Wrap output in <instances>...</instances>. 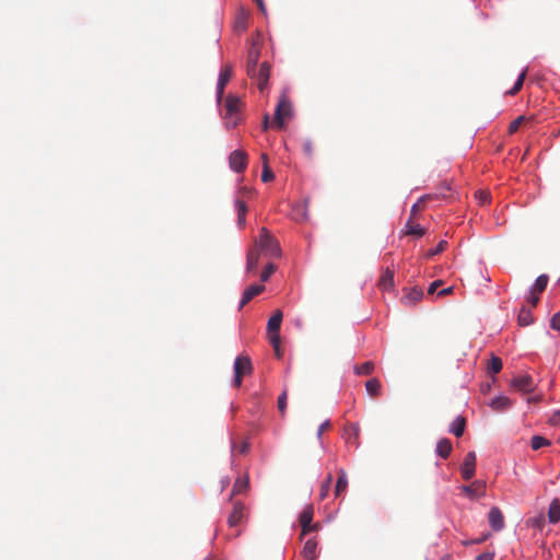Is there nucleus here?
<instances>
[{
  "label": "nucleus",
  "mask_w": 560,
  "mask_h": 560,
  "mask_svg": "<svg viewBox=\"0 0 560 560\" xmlns=\"http://www.w3.org/2000/svg\"><path fill=\"white\" fill-rule=\"evenodd\" d=\"M493 558H494V552L487 551V552H482V553L478 555L476 557V560H493Z\"/></svg>",
  "instance_id": "obj_52"
},
{
  "label": "nucleus",
  "mask_w": 560,
  "mask_h": 560,
  "mask_svg": "<svg viewBox=\"0 0 560 560\" xmlns=\"http://www.w3.org/2000/svg\"><path fill=\"white\" fill-rule=\"evenodd\" d=\"M466 428V419L462 416H458L450 428V432L455 434L457 438L462 436L465 432Z\"/></svg>",
  "instance_id": "obj_25"
},
{
  "label": "nucleus",
  "mask_w": 560,
  "mask_h": 560,
  "mask_svg": "<svg viewBox=\"0 0 560 560\" xmlns=\"http://www.w3.org/2000/svg\"><path fill=\"white\" fill-rule=\"evenodd\" d=\"M277 105H291V101L284 91L281 93V96L277 102Z\"/></svg>",
  "instance_id": "obj_50"
},
{
  "label": "nucleus",
  "mask_w": 560,
  "mask_h": 560,
  "mask_svg": "<svg viewBox=\"0 0 560 560\" xmlns=\"http://www.w3.org/2000/svg\"><path fill=\"white\" fill-rule=\"evenodd\" d=\"M283 314L280 310H277L273 312L271 317L269 318L267 323V336L269 339V342L271 343L272 348L275 349L276 355L278 358H281V351H280V327L282 323Z\"/></svg>",
  "instance_id": "obj_2"
},
{
  "label": "nucleus",
  "mask_w": 560,
  "mask_h": 560,
  "mask_svg": "<svg viewBox=\"0 0 560 560\" xmlns=\"http://www.w3.org/2000/svg\"><path fill=\"white\" fill-rule=\"evenodd\" d=\"M377 287L382 291H389V290L394 289V287H395V283H394V271L392 269L386 268L383 271L382 276L378 279Z\"/></svg>",
  "instance_id": "obj_17"
},
{
  "label": "nucleus",
  "mask_w": 560,
  "mask_h": 560,
  "mask_svg": "<svg viewBox=\"0 0 560 560\" xmlns=\"http://www.w3.org/2000/svg\"><path fill=\"white\" fill-rule=\"evenodd\" d=\"M526 74H527V70H523L520 73V75H518L516 82L514 83L513 88L511 90L506 91V94H511V95L516 94L522 89L524 80L526 78Z\"/></svg>",
  "instance_id": "obj_36"
},
{
  "label": "nucleus",
  "mask_w": 560,
  "mask_h": 560,
  "mask_svg": "<svg viewBox=\"0 0 560 560\" xmlns=\"http://www.w3.org/2000/svg\"><path fill=\"white\" fill-rule=\"evenodd\" d=\"M374 371V363L371 361H366L361 365L354 366V372L358 375H370Z\"/></svg>",
  "instance_id": "obj_32"
},
{
  "label": "nucleus",
  "mask_w": 560,
  "mask_h": 560,
  "mask_svg": "<svg viewBox=\"0 0 560 560\" xmlns=\"http://www.w3.org/2000/svg\"><path fill=\"white\" fill-rule=\"evenodd\" d=\"M527 524L535 527V528H538V529H541L544 524H545V517L544 515H539V516H536V517H533V518H529L527 521Z\"/></svg>",
  "instance_id": "obj_41"
},
{
  "label": "nucleus",
  "mask_w": 560,
  "mask_h": 560,
  "mask_svg": "<svg viewBox=\"0 0 560 560\" xmlns=\"http://www.w3.org/2000/svg\"><path fill=\"white\" fill-rule=\"evenodd\" d=\"M549 423L552 425H560V410H557L552 413L549 419Z\"/></svg>",
  "instance_id": "obj_48"
},
{
  "label": "nucleus",
  "mask_w": 560,
  "mask_h": 560,
  "mask_svg": "<svg viewBox=\"0 0 560 560\" xmlns=\"http://www.w3.org/2000/svg\"><path fill=\"white\" fill-rule=\"evenodd\" d=\"M423 298V291L420 288H411L401 298V302L406 306H412L421 301Z\"/></svg>",
  "instance_id": "obj_16"
},
{
  "label": "nucleus",
  "mask_w": 560,
  "mask_h": 560,
  "mask_svg": "<svg viewBox=\"0 0 560 560\" xmlns=\"http://www.w3.org/2000/svg\"><path fill=\"white\" fill-rule=\"evenodd\" d=\"M407 226H408L407 234L422 236L425 233V230L423 228H421L419 224L410 225L408 223Z\"/></svg>",
  "instance_id": "obj_40"
},
{
  "label": "nucleus",
  "mask_w": 560,
  "mask_h": 560,
  "mask_svg": "<svg viewBox=\"0 0 560 560\" xmlns=\"http://www.w3.org/2000/svg\"><path fill=\"white\" fill-rule=\"evenodd\" d=\"M548 276L547 275H540L536 281H535V284L534 287L532 288V290L534 292H537V294H541L546 288H547V284H548Z\"/></svg>",
  "instance_id": "obj_30"
},
{
  "label": "nucleus",
  "mask_w": 560,
  "mask_h": 560,
  "mask_svg": "<svg viewBox=\"0 0 560 560\" xmlns=\"http://www.w3.org/2000/svg\"><path fill=\"white\" fill-rule=\"evenodd\" d=\"M447 247V242L446 241H440L439 244L436 245V247L434 249H431L427 253V257L428 258H431L435 255H439L441 254L442 252H444Z\"/></svg>",
  "instance_id": "obj_38"
},
{
  "label": "nucleus",
  "mask_w": 560,
  "mask_h": 560,
  "mask_svg": "<svg viewBox=\"0 0 560 560\" xmlns=\"http://www.w3.org/2000/svg\"><path fill=\"white\" fill-rule=\"evenodd\" d=\"M294 113L292 107H276L271 126L275 129H283L285 121L292 119Z\"/></svg>",
  "instance_id": "obj_7"
},
{
  "label": "nucleus",
  "mask_w": 560,
  "mask_h": 560,
  "mask_svg": "<svg viewBox=\"0 0 560 560\" xmlns=\"http://www.w3.org/2000/svg\"><path fill=\"white\" fill-rule=\"evenodd\" d=\"M254 246H258L260 254L264 253L270 257H279L281 253L278 241L270 235L266 228H261L259 240L255 243Z\"/></svg>",
  "instance_id": "obj_3"
},
{
  "label": "nucleus",
  "mask_w": 560,
  "mask_h": 560,
  "mask_svg": "<svg viewBox=\"0 0 560 560\" xmlns=\"http://www.w3.org/2000/svg\"><path fill=\"white\" fill-rule=\"evenodd\" d=\"M253 371L252 361L248 357H237L234 362V385L240 387L242 385L243 376L250 374Z\"/></svg>",
  "instance_id": "obj_5"
},
{
  "label": "nucleus",
  "mask_w": 560,
  "mask_h": 560,
  "mask_svg": "<svg viewBox=\"0 0 560 560\" xmlns=\"http://www.w3.org/2000/svg\"><path fill=\"white\" fill-rule=\"evenodd\" d=\"M247 488H248V479L247 478H244V479L238 478L233 485L232 493L233 494L243 493L246 491Z\"/></svg>",
  "instance_id": "obj_35"
},
{
  "label": "nucleus",
  "mask_w": 560,
  "mask_h": 560,
  "mask_svg": "<svg viewBox=\"0 0 560 560\" xmlns=\"http://www.w3.org/2000/svg\"><path fill=\"white\" fill-rule=\"evenodd\" d=\"M532 120H533V116H530V117H527V116H525V115H521V116H518L516 119H514V120L510 124V126H509V132H510V133H514V132H516V131L520 129V127H521L522 125H524V124H526V122H529V121H532Z\"/></svg>",
  "instance_id": "obj_29"
},
{
  "label": "nucleus",
  "mask_w": 560,
  "mask_h": 560,
  "mask_svg": "<svg viewBox=\"0 0 560 560\" xmlns=\"http://www.w3.org/2000/svg\"><path fill=\"white\" fill-rule=\"evenodd\" d=\"M259 257H260V253H259V248L258 246H254L249 249V252L247 253V259H246V270L248 272H255L257 267H258V262H259Z\"/></svg>",
  "instance_id": "obj_19"
},
{
  "label": "nucleus",
  "mask_w": 560,
  "mask_h": 560,
  "mask_svg": "<svg viewBox=\"0 0 560 560\" xmlns=\"http://www.w3.org/2000/svg\"><path fill=\"white\" fill-rule=\"evenodd\" d=\"M238 102H240V100L236 96L229 94L225 98L224 105H229V106L238 105Z\"/></svg>",
  "instance_id": "obj_53"
},
{
  "label": "nucleus",
  "mask_w": 560,
  "mask_h": 560,
  "mask_svg": "<svg viewBox=\"0 0 560 560\" xmlns=\"http://www.w3.org/2000/svg\"><path fill=\"white\" fill-rule=\"evenodd\" d=\"M301 555L306 560H315L317 558V540L310 538L305 541Z\"/></svg>",
  "instance_id": "obj_18"
},
{
  "label": "nucleus",
  "mask_w": 560,
  "mask_h": 560,
  "mask_svg": "<svg viewBox=\"0 0 560 560\" xmlns=\"http://www.w3.org/2000/svg\"><path fill=\"white\" fill-rule=\"evenodd\" d=\"M259 11L262 13V14H266V5H265V2L264 0H255Z\"/></svg>",
  "instance_id": "obj_57"
},
{
  "label": "nucleus",
  "mask_w": 560,
  "mask_h": 560,
  "mask_svg": "<svg viewBox=\"0 0 560 560\" xmlns=\"http://www.w3.org/2000/svg\"><path fill=\"white\" fill-rule=\"evenodd\" d=\"M539 295L540 294H537V292L530 290V295L528 296L527 302L532 305V307H536V305L538 304Z\"/></svg>",
  "instance_id": "obj_44"
},
{
  "label": "nucleus",
  "mask_w": 560,
  "mask_h": 560,
  "mask_svg": "<svg viewBox=\"0 0 560 560\" xmlns=\"http://www.w3.org/2000/svg\"><path fill=\"white\" fill-rule=\"evenodd\" d=\"M262 160V174H261V180L264 183H269L275 178L273 172L270 170L268 165V156L267 154L261 155Z\"/></svg>",
  "instance_id": "obj_28"
},
{
  "label": "nucleus",
  "mask_w": 560,
  "mask_h": 560,
  "mask_svg": "<svg viewBox=\"0 0 560 560\" xmlns=\"http://www.w3.org/2000/svg\"><path fill=\"white\" fill-rule=\"evenodd\" d=\"M229 163H230V167L237 172V173H241L243 172L246 166H247V154L245 151H242V150H235L233 151L230 156H229Z\"/></svg>",
  "instance_id": "obj_8"
},
{
  "label": "nucleus",
  "mask_w": 560,
  "mask_h": 560,
  "mask_svg": "<svg viewBox=\"0 0 560 560\" xmlns=\"http://www.w3.org/2000/svg\"><path fill=\"white\" fill-rule=\"evenodd\" d=\"M348 487V477L347 472L343 468H340L338 471V479L335 488V495L340 497L343 492H346Z\"/></svg>",
  "instance_id": "obj_21"
},
{
  "label": "nucleus",
  "mask_w": 560,
  "mask_h": 560,
  "mask_svg": "<svg viewBox=\"0 0 560 560\" xmlns=\"http://www.w3.org/2000/svg\"><path fill=\"white\" fill-rule=\"evenodd\" d=\"M276 265L272 264V262H269L265 266L264 270L261 271L260 273V280L262 282H266L269 280V278L271 277V275L276 271Z\"/></svg>",
  "instance_id": "obj_37"
},
{
  "label": "nucleus",
  "mask_w": 560,
  "mask_h": 560,
  "mask_svg": "<svg viewBox=\"0 0 560 560\" xmlns=\"http://www.w3.org/2000/svg\"><path fill=\"white\" fill-rule=\"evenodd\" d=\"M287 399H288V390L284 389L282 394L278 397V409L282 416H284L287 408Z\"/></svg>",
  "instance_id": "obj_39"
},
{
  "label": "nucleus",
  "mask_w": 560,
  "mask_h": 560,
  "mask_svg": "<svg viewBox=\"0 0 560 560\" xmlns=\"http://www.w3.org/2000/svg\"><path fill=\"white\" fill-rule=\"evenodd\" d=\"M475 469L476 454L475 452H468L460 467L463 478L465 480H470L475 476Z\"/></svg>",
  "instance_id": "obj_12"
},
{
  "label": "nucleus",
  "mask_w": 560,
  "mask_h": 560,
  "mask_svg": "<svg viewBox=\"0 0 560 560\" xmlns=\"http://www.w3.org/2000/svg\"><path fill=\"white\" fill-rule=\"evenodd\" d=\"M488 518L493 530L499 532L504 527V516L498 506L490 509Z\"/></svg>",
  "instance_id": "obj_14"
},
{
  "label": "nucleus",
  "mask_w": 560,
  "mask_h": 560,
  "mask_svg": "<svg viewBox=\"0 0 560 560\" xmlns=\"http://www.w3.org/2000/svg\"><path fill=\"white\" fill-rule=\"evenodd\" d=\"M314 516V508L313 505L308 504L304 508V510L301 512L299 516V522L301 525V536L300 539H303V537L310 533L317 532L319 529L318 523H312Z\"/></svg>",
  "instance_id": "obj_4"
},
{
  "label": "nucleus",
  "mask_w": 560,
  "mask_h": 560,
  "mask_svg": "<svg viewBox=\"0 0 560 560\" xmlns=\"http://www.w3.org/2000/svg\"><path fill=\"white\" fill-rule=\"evenodd\" d=\"M551 443L544 436L534 435L530 441V446L534 451H537L541 447L549 446Z\"/></svg>",
  "instance_id": "obj_34"
},
{
  "label": "nucleus",
  "mask_w": 560,
  "mask_h": 560,
  "mask_svg": "<svg viewBox=\"0 0 560 560\" xmlns=\"http://www.w3.org/2000/svg\"><path fill=\"white\" fill-rule=\"evenodd\" d=\"M454 291V288L453 287H448V288H445L443 290H441L438 295L439 296H445V295H448V294H452Z\"/></svg>",
  "instance_id": "obj_56"
},
{
  "label": "nucleus",
  "mask_w": 560,
  "mask_h": 560,
  "mask_svg": "<svg viewBox=\"0 0 560 560\" xmlns=\"http://www.w3.org/2000/svg\"><path fill=\"white\" fill-rule=\"evenodd\" d=\"M430 196H423L422 198H420L413 206H412V209H411V213L415 214L417 211H420L423 209V202L429 199Z\"/></svg>",
  "instance_id": "obj_42"
},
{
  "label": "nucleus",
  "mask_w": 560,
  "mask_h": 560,
  "mask_svg": "<svg viewBox=\"0 0 560 560\" xmlns=\"http://www.w3.org/2000/svg\"><path fill=\"white\" fill-rule=\"evenodd\" d=\"M241 108L242 107H224L221 116L224 119L225 126L228 128H234L238 125L242 119Z\"/></svg>",
  "instance_id": "obj_10"
},
{
  "label": "nucleus",
  "mask_w": 560,
  "mask_h": 560,
  "mask_svg": "<svg viewBox=\"0 0 560 560\" xmlns=\"http://www.w3.org/2000/svg\"><path fill=\"white\" fill-rule=\"evenodd\" d=\"M265 285L262 284H253L248 287L242 296L240 308L244 307L247 303H249L255 296L259 295L265 291Z\"/></svg>",
  "instance_id": "obj_15"
},
{
  "label": "nucleus",
  "mask_w": 560,
  "mask_h": 560,
  "mask_svg": "<svg viewBox=\"0 0 560 560\" xmlns=\"http://www.w3.org/2000/svg\"><path fill=\"white\" fill-rule=\"evenodd\" d=\"M365 388L370 396L377 397L381 394L382 385H381V382L376 377H373V378H370L369 381H366Z\"/></svg>",
  "instance_id": "obj_26"
},
{
  "label": "nucleus",
  "mask_w": 560,
  "mask_h": 560,
  "mask_svg": "<svg viewBox=\"0 0 560 560\" xmlns=\"http://www.w3.org/2000/svg\"><path fill=\"white\" fill-rule=\"evenodd\" d=\"M234 450H237L241 454H246L249 450L248 442H242L238 446H234Z\"/></svg>",
  "instance_id": "obj_51"
},
{
  "label": "nucleus",
  "mask_w": 560,
  "mask_h": 560,
  "mask_svg": "<svg viewBox=\"0 0 560 560\" xmlns=\"http://www.w3.org/2000/svg\"><path fill=\"white\" fill-rule=\"evenodd\" d=\"M512 406V400L506 396H499L491 400L490 407L498 412L504 411Z\"/></svg>",
  "instance_id": "obj_20"
},
{
  "label": "nucleus",
  "mask_w": 560,
  "mask_h": 560,
  "mask_svg": "<svg viewBox=\"0 0 560 560\" xmlns=\"http://www.w3.org/2000/svg\"><path fill=\"white\" fill-rule=\"evenodd\" d=\"M247 517L246 508L241 502H235L231 514L228 517L230 527H236Z\"/></svg>",
  "instance_id": "obj_9"
},
{
  "label": "nucleus",
  "mask_w": 560,
  "mask_h": 560,
  "mask_svg": "<svg viewBox=\"0 0 560 560\" xmlns=\"http://www.w3.org/2000/svg\"><path fill=\"white\" fill-rule=\"evenodd\" d=\"M476 196L479 199L480 205H487L490 201L489 194L486 191H478Z\"/></svg>",
  "instance_id": "obj_46"
},
{
  "label": "nucleus",
  "mask_w": 560,
  "mask_h": 560,
  "mask_svg": "<svg viewBox=\"0 0 560 560\" xmlns=\"http://www.w3.org/2000/svg\"><path fill=\"white\" fill-rule=\"evenodd\" d=\"M460 489L469 499H479L486 494V482L476 480L470 485L462 486Z\"/></svg>",
  "instance_id": "obj_11"
},
{
  "label": "nucleus",
  "mask_w": 560,
  "mask_h": 560,
  "mask_svg": "<svg viewBox=\"0 0 560 560\" xmlns=\"http://www.w3.org/2000/svg\"><path fill=\"white\" fill-rule=\"evenodd\" d=\"M548 520L550 523L556 524L560 520V501L559 499L552 500L548 509Z\"/></svg>",
  "instance_id": "obj_23"
},
{
  "label": "nucleus",
  "mask_w": 560,
  "mask_h": 560,
  "mask_svg": "<svg viewBox=\"0 0 560 560\" xmlns=\"http://www.w3.org/2000/svg\"><path fill=\"white\" fill-rule=\"evenodd\" d=\"M452 443L448 439H441L436 444V453L442 458H447L452 452Z\"/></svg>",
  "instance_id": "obj_24"
},
{
  "label": "nucleus",
  "mask_w": 560,
  "mask_h": 560,
  "mask_svg": "<svg viewBox=\"0 0 560 560\" xmlns=\"http://www.w3.org/2000/svg\"><path fill=\"white\" fill-rule=\"evenodd\" d=\"M331 483H332V476H331V474H328L320 486V491H319L320 500H325L327 498V495L330 491Z\"/></svg>",
  "instance_id": "obj_33"
},
{
  "label": "nucleus",
  "mask_w": 560,
  "mask_h": 560,
  "mask_svg": "<svg viewBox=\"0 0 560 560\" xmlns=\"http://www.w3.org/2000/svg\"><path fill=\"white\" fill-rule=\"evenodd\" d=\"M260 50L259 39L253 40L247 54L246 71L247 75L255 81L259 91L264 93L268 85L270 65L267 61L258 65Z\"/></svg>",
  "instance_id": "obj_1"
},
{
  "label": "nucleus",
  "mask_w": 560,
  "mask_h": 560,
  "mask_svg": "<svg viewBox=\"0 0 560 560\" xmlns=\"http://www.w3.org/2000/svg\"><path fill=\"white\" fill-rule=\"evenodd\" d=\"M233 75V67L230 63L222 66L217 84V103L218 105L222 104L223 93L226 84L230 82Z\"/></svg>",
  "instance_id": "obj_6"
},
{
  "label": "nucleus",
  "mask_w": 560,
  "mask_h": 560,
  "mask_svg": "<svg viewBox=\"0 0 560 560\" xmlns=\"http://www.w3.org/2000/svg\"><path fill=\"white\" fill-rule=\"evenodd\" d=\"M303 150H304L306 155L312 156V154H313V142L311 140H306L303 143Z\"/></svg>",
  "instance_id": "obj_47"
},
{
  "label": "nucleus",
  "mask_w": 560,
  "mask_h": 560,
  "mask_svg": "<svg viewBox=\"0 0 560 560\" xmlns=\"http://www.w3.org/2000/svg\"><path fill=\"white\" fill-rule=\"evenodd\" d=\"M360 435V427L358 423H350L345 428V439L348 443H357Z\"/></svg>",
  "instance_id": "obj_22"
},
{
  "label": "nucleus",
  "mask_w": 560,
  "mask_h": 560,
  "mask_svg": "<svg viewBox=\"0 0 560 560\" xmlns=\"http://www.w3.org/2000/svg\"><path fill=\"white\" fill-rule=\"evenodd\" d=\"M517 322L520 326H528L533 323L532 311L526 306H522L518 313Z\"/></svg>",
  "instance_id": "obj_27"
},
{
  "label": "nucleus",
  "mask_w": 560,
  "mask_h": 560,
  "mask_svg": "<svg viewBox=\"0 0 560 560\" xmlns=\"http://www.w3.org/2000/svg\"><path fill=\"white\" fill-rule=\"evenodd\" d=\"M330 428V421L329 420H326L325 422H323L319 428H318V431H317V436L318 439L322 438L323 433Z\"/></svg>",
  "instance_id": "obj_49"
},
{
  "label": "nucleus",
  "mask_w": 560,
  "mask_h": 560,
  "mask_svg": "<svg viewBox=\"0 0 560 560\" xmlns=\"http://www.w3.org/2000/svg\"><path fill=\"white\" fill-rule=\"evenodd\" d=\"M550 326L555 330H560V312L556 313L550 322Z\"/></svg>",
  "instance_id": "obj_45"
},
{
  "label": "nucleus",
  "mask_w": 560,
  "mask_h": 560,
  "mask_svg": "<svg viewBox=\"0 0 560 560\" xmlns=\"http://www.w3.org/2000/svg\"><path fill=\"white\" fill-rule=\"evenodd\" d=\"M511 386L520 392L530 393L534 390V381L529 375H518L511 381Z\"/></svg>",
  "instance_id": "obj_13"
},
{
  "label": "nucleus",
  "mask_w": 560,
  "mask_h": 560,
  "mask_svg": "<svg viewBox=\"0 0 560 560\" xmlns=\"http://www.w3.org/2000/svg\"><path fill=\"white\" fill-rule=\"evenodd\" d=\"M487 537H488V535L482 536V537H480V538H477V539H475V540H471V541L465 542V544H466V545H469V544H481V542H483V541L487 539Z\"/></svg>",
  "instance_id": "obj_59"
},
{
  "label": "nucleus",
  "mask_w": 560,
  "mask_h": 560,
  "mask_svg": "<svg viewBox=\"0 0 560 560\" xmlns=\"http://www.w3.org/2000/svg\"><path fill=\"white\" fill-rule=\"evenodd\" d=\"M272 121L269 120V116L266 114L264 115V119H262V129L264 130H267L268 128H273L271 126Z\"/></svg>",
  "instance_id": "obj_55"
},
{
  "label": "nucleus",
  "mask_w": 560,
  "mask_h": 560,
  "mask_svg": "<svg viewBox=\"0 0 560 560\" xmlns=\"http://www.w3.org/2000/svg\"><path fill=\"white\" fill-rule=\"evenodd\" d=\"M246 222V214H237V224L243 228Z\"/></svg>",
  "instance_id": "obj_58"
},
{
  "label": "nucleus",
  "mask_w": 560,
  "mask_h": 560,
  "mask_svg": "<svg viewBox=\"0 0 560 560\" xmlns=\"http://www.w3.org/2000/svg\"><path fill=\"white\" fill-rule=\"evenodd\" d=\"M235 207H236L237 214H246L247 213L248 209H247L245 201L237 199L235 201Z\"/></svg>",
  "instance_id": "obj_43"
},
{
  "label": "nucleus",
  "mask_w": 560,
  "mask_h": 560,
  "mask_svg": "<svg viewBox=\"0 0 560 560\" xmlns=\"http://www.w3.org/2000/svg\"><path fill=\"white\" fill-rule=\"evenodd\" d=\"M441 284H442L441 280H436V281L432 282L429 287L428 293L433 294L435 292V290L438 289V287H440Z\"/></svg>",
  "instance_id": "obj_54"
},
{
  "label": "nucleus",
  "mask_w": 560,
  "mask_h": 560,
  "mask_svg": "<svg viewBox=\"0 0 560 560\" xmlns=\"http://www.w3.org/2000/svg\"><path fill=\"white\" fill-rule=\"evenodd\" d=\"M503 363L499 357L492 355L488 364V372L490 374H498L502 370Z\"/></svg>",
  "instance_id": "obj_31"
}]
</instances>
